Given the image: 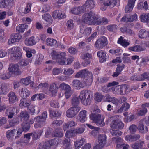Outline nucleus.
Here are the masks:
<instances>
[{"label":"nucleus","mask_w":149,"mask_h":149,"mask_svg":"<svg viewBox=\"0 0 149 149\" xmlns=\"http://www.w3.org/2000/svg\"><path fill=\"white\" fill-rule=\"evenodd\" d=\"M50 56L52 59H56V62L62 65L70 64L74 60V58L72 57L66 59L65 53H60L54 50L50 54Z\"/></svg>","instance_id":"1"},{"label":"nucleus","mask_w":149,"mask_h":149,"mask_svg":"<svg viewBox=\"0 0 149 149\" xmlns=\"http://www.w3.org/2000/svg\"><path fill=\"white\" fill-rule=\"evenodd\" d=\"M83 22L85 23L88 24H93L94 25L106 24L108 21L106 19L103 18L98 21H96L97 18L95 13L91 12L85 13L82 16Z\"/></svg>","instance_id":"2"},{"label":"nucleus","mask_w":149,"mask_h":149,"mask_svg":"<svg viewBox=\"0 0 149 149\" xmlns=\"http://www.w3.org/2000/svg\"><path fill=\"white\" fill-rule=\"evenodd\" d=\"M110 120H112L110 124V127L111 129L110 130V133L113 136H119L121 135L122 132L118 130H115L118 128H122L124 127L123 123L119 120H115L114 117H111L110 118Z\"/></svg>","instance_id":"3"},{"label":"nucleus","mask_w":149,"mask_h":149,"mask_svg":"<svg viewBox=\"0 0 149 149\" xmlns=\"http://www.w3.org/2000/svg\"><path fill=\"white\" fill-rule=\"evenodd\" d=\"M90 77H86L84 79L83 81L81 82L78 80H74L72 82L73 86L74 88L77 89H79L85 86L86 85H90L93 82V74L92 73H88Z\"/></svg>","instance_id":"4"},{"label":"nucleus","mask_w":149,"mask_h":149,"mask_svg":"<svg viewBox=\"0 0 149 149\" xmlns=\"http://www.w3.org/2000/svg\"><path fill=\"white\" fill-rule=\"evenodd\" d=\"M90 118L98 126L103 127L105 125L104 117V116L92 113L90 115Z\"/></svg>","instance_id":"5"},{"label":"nucleus","mask_w":149,"mask_h":149,"mask_svg":"<svg viewBox=\"0 0 149 149\" xmlns=\"http://www.w3.org/2000/svg\"><path fill=\"white\" fill-rule=\"evenodd\" d=\"M91 93V91L88 90H84L80 92L79 98L84 105H86L90 103Z\"/></svg>","instance_id":"6"},{"label":"nucleus","mask_w":149,"mask_h":149,"mask_svg":"<svg viewBox=\"0 0 149 149\" xmlns=\"http://www.w3.org/2000/svg\"><path fill=\"white\" fill-rule=\"evenodd\" d=\"M8 54H10L12 60L20 58L22 56V54L20 48L17 46H14L8 50Z\"/></svg>","instance_id":"7"},{"label":"nucleus","mask_w":149,"mask_h":149,"mask_svg":"<svg viewBox=\"0 0 149 149\" xmlns=\"http://www.w3.org/2000/svg\"><path fill=\"white\" fill-rule=\"evenodd\" d=\"M117 0H100L99 4L101 7V9L105 10L106 6H110L111 7H114L116 4Z\"/></svg>","instance_id":"8"},{"label":"nucleus","mask_w":149,"mask_h":149,"mask_svg":"<svg viewBox=\"0 0 149 149\" xmlns=\"http://www.w3.org/2000/svg\"><path fill=\"white\" fill-rule=\"evenodd\" d=\"M85 125H82V127H77L74 129L73 130L67 131L66 132L65 136L68 138L70 137L74 136L78 134H80L82 133L85 130Z\"/></svg>","instance_id":"9"},{"label":"nucleus","mask_w":149,"mask_h":149,"mask_svg":"<svg viewBox=\"0 0 149 149\" xmlns=\"http://www.w3.org/2000/svg\"><path fill=\"white\" fill-rule=\"evenodd\" d=\"M80 109V107L77 106L72 107L67 110L66 115L68 117L72 118L77 113Z\"/></svg>","instance_id":"10"},{"label":"nucleus","mask_w":149,"mask_h":149,"mask_svg":"<svg viewBox=\"0 0 149 149\" xmlns=\"http://www.w3.org/2000/svg\"><path fill=\"white\" fill-rule=\"evenodd\" d=\"M8 70L9 72L12 74L15 75L20 74L22 72L19 68V66L17 64H11L9 66Z\"/></svg>","instance_id":"11"},{"label":"nucleus","mask_w":149,"mask_h":149,"mask_svg":"<svg viewBox=\"0 0 149 149\" xmlns=\"http://www.w3.org/2000/svg\"><path fill=\"white\" fill-rule=\"evenodd\" d=\"M39 38L38 37H37L35 38L34 37L31 36L26 39L25 43L27 46H32L35 45L39 41Z\"/></svg>","instance_id":"12"},{"label":"nucleus","mask_w":149,"mask_h":149,"mask_svg":"<svg viewBox=\"0 0 149 149\" xmlns=\"http://www.w3.org/2000/svg\"><path fill=\"white\" fill-rule=\"evenodd\" d=\"M59 88L60 90L61 91L58 93V96L59 97H61L63 96L64 93L62 91H64V92H65L69 90V89L71 88V87L69 85L64 83H63L60 84Z\"/></svg>","instance_id":"13"},{"label":"nucleus","mask_w":149,"mask_h":149,"mask_svg":"<svg viewBox=\"0 0 149 149\" xmlns=\"http://www.w3.org/2000/svg\"><path fill=\"white\" fill-rule=\"evenodd\" d=\"M81 58L84 60V63H82L83 65L86 66L90 63V59L91 57V55L89 54L86 53L82 55Z\"/></svg>","instance_id":"14"},{"label":"nucleus","mask_w":149,"mask_h":149,"mask_svg":"<svg viewBox=\"0 0 149 149\" xmlns=\"http://www.w3.org/2000/svg\"><path fill=\"white\" fill-rule=\"evenodd\" d=\"M31 77L28 76L26 78L22 79L20 80V83L25 86H27L29 84L32 87H33L34 83L31 81Z\"/></svg>","instance_id":"15"},{"label":"nucleus","mask_w":149,"mask_h":149,"mask_svg":"<svg viewBox=\"0 0 149 149\" xmlns=\"http://www.w3.org/2000/svg\"><path fill=\"white\" fill-rule=\"evenodd\" d=\"M9 102L11 104H13L18 101V98L15 93L13 92H10L8 94Z\"/></svg>","instance_id":"16"},{"label":"nucleus","mask_w":149,"mask_h":149,"mask_svg":"<svg viewBox=\"0 0 149 149\" xmlns=\"http://www.w3.org/2000/svg\"><path fill=\"white\" fill-rule=\"evenodd\" d=\"M52 17L55 18L64 19L65 18L66 15L64 12H62L59 10H56L53 12Z\"/></svg>","instance_id":"17"},{"label":"nucleus","mask_w":149,"mask_h":149,"mask_svg":"<svg viewBox=\"0 0 149 149\" xmlns=\"http://www.w3.org/2000/svg\"><path fill=\"white\" fill-rule=\"evenodd\" d=\"M97 55L99 58L100 62L102 63L106 61L107 58L106 53L105 52L100 50L97 52Z\"/></svg>","instance_id":"18"},{"label":"nucleus","mask_w":149,"mask_h":149,"mask_svg":"<svg viewBox=\"0 0 149 149\" xmlns=\"http://www.w3.org/2000/svg\"><path fill=\"white\" fill-rule=\"evenodd\" d=\"M88 73H91L87 71L86 70H84L77 72L75 75V77H83V76L84 75L85 76L84 79L86 77H88V78L89 77H90L89 74H88Z\"/></svg>","instance_id":"19"},{"label":"nucleus","mask_w":149,"mask_h":149,"mask_svg":"<svg viewBox=\"0 0 149 149\" xmlns=\"http://www.w3.org/2000/svg\"><path fill=\"white\" fill-rule=\"evenodd\" d=\"M20 96L23 98L27 97L30 95V92L25 88L21 89L19 92Z\"/></svg>","instance_id":"20"},{"label":"nucleus","mask_w":149,"mask_h":149,"mask_svg":"<svg viewBox=\"0 0 149 149\" xmlns=\"http://www.w3.org/2000/svg\"><path fill=\"white\" fill-rule=\"evenodd\" d=\"M71 11L72 13L74 15L79 14L84 12L83 7L82 6L75 7L71 9Z\"/></svg>","instance_id":"21"},{"label":"nucleus","mask_w":149,"mask_h":149,"mask_svg":"<svg viewBox=\"0 0 149 149\" xmlns=\"http://www.w3.org/2000/svg\"><path fill=\"white\" fill-rule=\"evenodd\" d=\"M8 91L6 85L0 81V95H3Z\"/></svg>","instance_id":"22"},{"label":"nucleus","mask_w":149,"mask_h":149,"mask_svg":"<svg viewBox=\"0 0 149 149\" xmlns=\"http://www.w3.org/2000/svg\"><path fill=\"white\" fill-rule=\"evenodd\" d=\"M117 42L124 47H126L130 44V42L124 39L122 36H120L118 39Z\"/></svg>","instance_id":"23"},{"label":"nucleus","mask_w":149,"mask_h":149,"mask_svg":"<svg viewBox=\"0 0 149 149\" xmlns=\"http://www.w3.org/2000/svg\"><path fill=\"white\" fill-rule=\"evenodd\" d=\"M117 91L115 92L114 91L115 89H112V91L113 92V93L115 94H123V90H125L124 91L126 92V89H127V86L125 85H123L122 86H118L116 87Z\"/></svg>","instance_id":"24"},{"label":"nucleus","mask_w":149,"mask_h":149,"mask_svg":"<svg viewBox=\"0 0 149 149\" xmlns=\"http://www.w3.org/2000/svg\"><path fill=\"white\" fill-rule=\"evenodd\" d=\"M86 111L85 110L81 111L79 114V119L81 123H84L87 120Z\"/></svg>","instance_id":"25"},{"label":"nucleus","mask_w":149,"mask_h":149,"mask_svg":"<svg viewBox=\"0 0 149 149\" xmlns=\"http://www.w3.org/2000/svg\"><path fill=\"white\" fill-rule=\"evenodd\" d=\"M140 137L139 135H135L133 136L127 135L125 137V140L129 142H132L135 141L138 139Z\"/></svg>","instance_id":"26"},{"label":"nucleus","mask_w":149,"mask_h":149,"mask_svg":"<svg viewBox=\"0 0 149 149\" xmlns=\"http://www.w3.org/2000/svg\"><path fill=\"white\" fill-rule=\"evenodd\" d=\"M58 89L57 85L55 83H53L50 85L49 91L52 96H55L56 95Z\"/></svg>","instance_id":"27"},{"label":"nucleus","mask_w":149,"mask_h":149,"mask_svg":"<svg viewBox=\"0 0 149 149\" xmlns=\"http://www.w3.org/2000/svg\"><path fill=\"white\" fill-rule=\"evenodd\" d=\"M36 120V123L34 125V127L36 128L41 127L44 125V123L42 122L40 120V116H38L35 118Z\"/></svg>","instance_id":"28"},{"label":"nucleus","mask_w":149,"mask_h":149,"mask_svg":"<svg viewBox=\"0 0 149 149\" xmlns=\"http://www.w3.org/2000/svg\"><path fill=\"white\" fill-rule=\"evenodd\" d=\"M77 123L74 121H70L63 125V128L65 131L69 127H71L76 126Z\"/></svg>","instance_id":"29"},{"label":"nucleus","mask_w":149,"mask_h":149,"mask_svg":"<svg viewBox=\"0 0 149 149\" xmlns=\"http://www.w3.org/2000/svg\"><path fill=\"white\" fill-rule=\"evenodd\" d=\"M29 118V115L26 111H24L21 112L19 118L21 121H26Z\"/></svg>","instance_id":"30"},{"label":"nucleus","mask_w":149,"mask_h":149,"mask_svg":"<svg viewBox=\"0 0 149 149\" xmlns=\"http://www.w3.org/2000/svg\"><path fill=\"white\" fill-rule=\"evenodd\" d=\"M30 101L23 98L20 100L19 106L22 108L27 107L30 105Z\"/></svg>","instance_id":"31"},{"label":"nucleus","mask_w":149,"mask_h":149,"mask_svg":"<svg viewBox=\"0 0 149 149\" xmlns=\"http://www.w3.org/2000/svg\"><path fill=\"white\" fill-rule=\"evenodd\" d=\"M95 3L93 0H87L86 1L85 6L86 8L91 9L94 7Z\"/></svg>","instance_id":"32"},{"label":"nucleus","mask_w":149,"mask_h":149,"mask_svg":"<svg viewBox=\"0 0 149 149\" xmlns=\"http://www.w3.org/2000/svg\"><path fill=\"white\" fill-rule=\"evenodd\" d=\"M57 42V41L56 40L50 38H47L46 40V44L50 46L56 45Z\"/></svg>","instance_id":"33"},{"label":"nucleus","mask_w":149,"mask_h":149,"mask_svg":"<svg viewBox=\"0 0 149 149\" xmlns=\"http://www.w3.org/2000/svg\"><path fill=\"white\" fill-rule=\"evenodd\" d=\"M15 110V108L11 107H9L7 109L6 112V114L8 116V118H11L14 115V111Z\"/></svg>","instance_id":"34"},{"label":"nucleus","mask_w":149,"mask_h":149,"mask_svg":"<svg viewBox=\"0 0 149 149\" xmlns=\"http://www.w3.org/2000/svg\"><path fill=\"white\" fill-rule=\"evenodd\" d=\"M85 141V139H82L79 141L74 142V145L75 149H79L81 148Z\"/></svg>","instance_id":"35"},{"label":"nucleus","mask_w":149,"mask_h":149,"mask_svg":"<svg viewBox=\"0 0 149 149\" xmlns=\"http://www.w3.org/2000/svg\"><path fill=\"white\" fill-rule=\"evenodd\" d=\"M74 72V70L71 68H65L64 69L63 74L66 77H68L73 74Z\"/></svg>","instance_id":"36"},{"label":"nucleus","mask_w":149,"mask_h":149,"mask_svg":"<svg viewBox=\"0 0 149 149\" xmlns=\"http://www.w3.org/2000/svg\"><path fill=\"white\" fill-rule=\"evenodd\" d=\"M140 17L142 22H149V13H143L141 15Z\"/></svg>","instance_id":"37"},{"label":"nucleus","mask_w":149,"mask_h":149,"mask_svg":"<svg viewBox=\"0 0 149 149\" xmlns=\"http://www.w3.org/2000/svg\"><path fill=\"white\" fill-rule=\"evenodd\" d=\"M115 140L116 141L117 147L118 149H119L123 145V140L120 138H114L112 139L113 141H114Z\"/></svg>","instance_id":"38"},{"label":"nucleus","mask_w":149,"mask_h":149,"mask_svg":"<svg viewBox=\"0 0 149 149\" xmlns=\"http://www.w3.org/2000/svg\"><path fill=\"white\" fill-rule=\"evenodd\" d=\"M13 130L14 136L16 139L18 138L21 136L22 131L21 128H19L17 130Z\"/></svg>","instance_id":"39"},{"label":"nucleus","mask_w":149,"mask_h":149,"mask_svg":"<svg viewBox=\"0 0 149 149\" xmlns=\"http://www.w3.org/2000/svg\"><path fill=\"white\" fill-rule=\"evenodd\" d=\"M130 107V105L128 103H125L123 104L121 107L118 111V112H121L123 111H125L128 110Z\"/></svg>","instance_id":"40"},{"label":"nucleus","mask_w":149,"mask_h":149,"mask_svg":"<svg viewBox=\"0 0 149 149\" xmlns=\"http://www.w3.org/2000/svg\"><path fill=\"white\" fill-rule=\"evenodd\" d=\"M106 138V136L105 135H100L98 136L97 142L104 145L105 143Z\"/></svg>","instance_id":"41"},{"label":"nucleus","mask_w":149,"mask_h":149,"mask_svg":"<svg viewBox=\"0 0 149 149\" xmlns=\"http://www.w3.org/2000/svg\"><path fill=\"white\" fill-rule=\"evenodd\" d=\"M145 49V48H143L140 46L136 45L134 47L129 48V49L133 51L137 52L143 51Z\"/></svg>","instance_id":"42"},{"label":"nucleus","mask_w":149,"mask_h":149,"mask_svg":"<svg viewBox=\"0 0 149 149\" xmlns=\"http://www.w3.org/2000/svg\"><path fill=\"white\" fill-rule=\"evenodd\" d=\"M97 40L100 42L104 47H105L108 44L107 40V38L104 36L100 37Z\"/></svg>","instance_id":"43"},{"label":"nucleus","mask_w":149,"mask_h":149,"mask_svg":"<svg viewBox=\"0 0 149 149\" xmlns=\"http://www.w3.org/2000/svg\"><path fill=\"white\" fill-rule=\"evenodd\" d=\"M42 17L46 21L48 22L49 24H50L52 22V17L49 14H44L42 15Z\"/></svg>","instance_id":"44"},{"label":"nucleus","mask_w":149,"mask_h":149,"mask_svg":"<svg viewBox=\"0 0 149 149\" xmlns=\"http://www.w3.org/2000/svg\"><path fill=\"white\" fill-rule=\"evenodd\" d=\"M13 38L16 42H19L22 38V36L18 33H13L11 34Z\"/></svg>","instance_id":"45"},{"label":"nucleus","mask_w":149,"mask_h":149,"mask_svg":"<svg viewBox=\"0 0 149 149\" xmlns=\"http://www.w3.org/2000/svg\"><path fill=\"white\" fill-rule=\"evenodd\" d=\"M138 128L139 132L142 133L147 132L148 131L147 127L145 126L144 128V125L143 124H140Z\"/></svg>","instance_id":"46"},{"label":"nucleus","mask_w":149,"mask_h":149,"mask_svg":"<svg viewBox=\"0 0 149 149\" xmlns=\"http://www.w3.org/2000/svg\"><path fill=\"white\" fill-rule=\"evenodd\" d=\"M102 95L99 93H96L94 95V99L97 102H100L102 99Z\"/></svg>","instance_id":"47"},{"label":"nucleus","mask_w":149,"mask_h":149,"mask_svg":"<svg viewBox=\"0 0 149 149\" xmlns=\"http://www.w3.org/2000/svg\"><path fill=\"white\" fill-rule=\"evenodd\" d=\"M134 5L128 2L127 5L126 6L125 10L126 12L129 13L132 11L134 6Z\"/></svg>","instance_id":"48"},{"label":"nucleus","mask_w":149,"mask_h":149,"mask_svg":"<svg viewBox=\"0 0 149 149\" xmlns=\"http://www.w3.org/2000/svg\"><path fill=\"white\" fill-rule=\"evenodd\" d=\"M30 125L28 123L23 122L22 125V131L25 132L27 131L30 128Z\"/></svg>","instance_id":"49"},{"label":"nucleus","mask_w":149,"mask_h":149,"mask_svg":"<svg viewBox=\"0 0 149 149\" xmlns=\"http://www.w3.org/2000/svg\"><path fill=\"white\" fill-rule=\"evenodd\" d=\"M140 78L139 79V80H141V81L146 79L149 80V73L145 72L143 74L140 75Z\"/></svg>","instance_id":"50"},{"label":"nucleus","mask_w":149,"mask_h":149,"mask_svg":"<svg viewBox=\"0 0 149 149\" xmlns=\"http://www.w3.org/2000/svg\"><path fill=\"white\" fill-rule=\"evenodd\" d=\"M44 58V56L42 54H39L37 55V58L36 60V63L39 64L42 62Z\"/></svg>","instance_id":"51"},{"label":"nucleus","mask_w":149,"mask_h":149,"mask_svg":"<svg viewBox=\"0 0 149 149\" xmlns=\"http://www.w3.org/2000/svg\"><path fill=\"white\" fill-rule=\"evenodd\" d=\"M148 34H149V33L146 32L144 29H142L139 31V37L141 38H145L147 35Z\"/></svg>","instance_id":"52"},{"label":"nucleus","mask_w":149,"mask_h":149,"mask_svg":"<svg viewBox=\"0 0 149 149\" xmlns=\"http://www.w3.org/2000/svg\"><path fill=\"white\" fill-rule=\"evenodd\" d=\"M54 135L55 136L61 137L63 136V133L61 129H56L54 132Z\"/></svg>","instance_id":"53"},{"label":"nucleus","mask_w":149,"mask_h":149,"mask_svg":"<svg viewBox=\"0 0 149 149\" xmlns=\"http://www.w3.org/2000/svg\"><path fill=\"white\" fill-rule=\"evenodd\" d=\"M94 47L95 48L99 50L102 49L104 47L100 42L97 40L95 43Z\"/></svg>","instance_id":"54"},{"label":"nucleus","mask_w":149,"mask_h":149,"mask_svg":"<svg viewBox=\"0 0 149 149\" xmlns=\"http://www.w3.org/2000/svg\"><path fill=\"white\" fill-rule=\"evenodd\" d=\"M61 72V68H55L53 69L52 72V74L54 75H57L59 74Z\"/></svg>","instance_id":"55"},{"label":"nucleus","mask_w":149,"mask_h":149,"mask_svg":"<svg viewBox=\"0 0 149 149\" xmlns=\"http://www.w3.org/2000/svg\"><path fill=\"white\" fill-rule=\"evenodd\" d=\"M32 134V133H29L24 135V142L27 143L29 141L30 139V136Z\"/></svg>","instance_id":"56"},{"label":"nucleus","mask_w":149,"mask_h":149,"mask_svg":"<svg viewBox=\"0 0 149 149\" xmlns=\"http://www.w3.org/2000/svg\"><path fill=\"white\" fill-rule=\"evenodd\" d=\"M47 86L48 84L47 83H41L37 87L38 88V89H41L42 90H44L47 87ZM36 89H37V88H36Z\"/></svg>","instance_id":"57"},{"label":"nucleus","mask_w":149,"mask_h":149,"mask_svg":"<svg viewBox=\"0 0 149 149\" xmlns=\"http://www.w3.org/2000/svg\"><path fill=\"white\" fill-rule=\"evenodd\" d=\"M104 146V145L100 142H97L94 145L93 147V149H101Z\"/></svg>","instance_id":"58"},{"label":"nucleus","mask_w":149,"mask_h":149,"mask_svg":"<svg viewBox=\"0 0 149 149\" xmlns=\"http://www.w3.org/2000/svg\"><path fill=\"white\" fill-rule=\"evenodd\" d=\"M7 137L8 139H10L14 136L13 130L8 131L6 133Z\"/></svg>","instance_id":"59"},{"label":"nucleus","mask_w":149,"mask_h":149,"mask_svg":"<svg viewBox=\"0 0 149 149\" xmlns=\"http://www.w3.org/2000/svg\"><path fill=\"white\" fill-rule=\"evenodd\" d=\"M147 112V109L146 108H142V109L138 112V114L141 116L145 115Z\"/></svg>","instance_id":"60"},{"label":"nucleus","mask_w":149,"mask_h":149,"mask_svg":"<svg viewBox=\"0 0 149 149\" xmlns=\"http://www.w3.org/2000/svg\"><path fill=\"white\" fill-rule=\"evenodd\" d=\"M86 125L90 128L91 129H95V130H93L91 132V133L93 135V133H95V132H96V133H97V131H98L99 129V128L98 127H96V128H95L93 126L91 125L88 124H86Z\"/></svg>","instance_id":"61"},{"label":"nucleus","mask_w":149,"mask_h":149,"mask_svg":"<svg viewBox=\"0 0 149 149\" xmlns=\"http://www.w3.org/2000/svg\"><path fill=\"white\" fill-rule=\"evenodd\" d=\"M64 94L65 97L66 99H68L69 98L72 94L71 92V88L69 89V90L65 92Z\"/></svg>","instance_id":"62"},{"label":"nucleus","mask_w":149,"mask_h":149,"mask_svg":"<svg viewBox=\"0 0 149 149\" xmlns=\"http://www.w3.org/2000/svg\"><path fill=\"white\" fill-rule=\"evenodd\" d=\"M61 114V112L58 111H52L50 112V115H52L53 116L58 117Z\"/></svg>","instance_id":"63"},{"label":"nucleus","mask_w":149,"mask_h":149,"mask_svg":"<svg viewBox=\"0 0 149 149\" xmlns=\"http://www.w3.org/2000/svg\"><path fill=\"white\" fill-rule=\"evenodd\" d=\"M137 18V15L136 14H134L133 15L128 17V22H133L134 20H136Z\"/></svg>","instance_id":"64"}]
</instances>
